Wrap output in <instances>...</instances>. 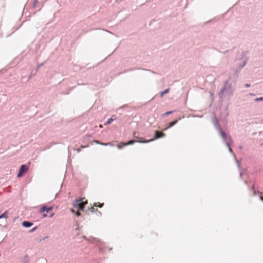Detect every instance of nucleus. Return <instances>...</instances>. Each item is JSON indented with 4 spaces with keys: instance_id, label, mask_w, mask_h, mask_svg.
Returning <instances> with one entry per match:
<instances>
[{
    "instance_id": "nucleus-1",
    "label": "nucleus",
    "mask_w": 263,
    "mask_h": 263,
    "mask_svg": "<svg viewBox=\"0 0 263 263\" xmlns=\"http://www.w3.org/2000/svg\"><path fill=\"white\" fill-rule=\"evenodd\" d=\"M237 80V76L235 77H229L228 80L224 82L223 86L218 92V97L221 99L223 97L224 92H226L229 95H231L234 91L233 87L235 86Z\"/></svg>"
},
{
    "instance_id": "nucleus-2",
    "label": "nucleus",
    "mask_w": 263,
    "mask_h": 263,
    "mask_svg": "<svg viewBox=\"0 0 263 263\" xmlns=\"http://www.w3.org/2000/svg\"><path fill=\"white\" fill-rule=\"evenodd\" d=\"M212 122L214 127L218 132V134L221 139L224 141L226 145L228 147L229 151L230 153H232V149L230 148V145L232 144L231 137L227 135L224 131L221 128L219 124L218 120L215 115H214L212 117Z\"/></svg>"
},
{
    "instance_id": "nucleus-3",
    "label": "nucleus",
    "mask_w": 263,
    "mask_h": 263,
    "mask_svg": "<svg viewBox=\"0 0 263 263\" xmlns=\"http://www.w3.org/2000/svg\"><path fill=\"white\" fill-rule=\"evenodd\" d=\"M83 199V198L78 199L73 203V206L75 208H77L78 210L81 211H84V206L87 203V200H86L85 201H83L82 200Z\"/></svg>"
},
{
    "instance_id": "nucleus-4",
    "label": "nucleus",
    "mask_w": 263,
    "mask_h": 263,
    "mask_svg": "<svg viewBox=\"0 0 263 263\" xmlns=\"http://www.w3.org/2000/svg\"><path fill=\"white\" fill-rule=\"evenodd\" d=\"M165 136V134L162 132H159L158 131H155L154 137L153 138L148 139V141L147 142H153L157 139H158L161 138H163Z\"/></svg>"
},
{
    "instance_id": "nucleus-5",
    "label": "nucleus",
    "mask_w": 263,
    "mask_h": 263,
    "mask_svg": "<svg viewBox=\"0 0 263 263\" xmlns=\"http://www.w3.org/2000/svg\"><path fill=\"white\" fill-rule=\"evenodd\" d=\"M103 205V203H95L93 206H91L90 208H88V210H89L91 212H95L97 211V209H95L94 206H99L101 208Z\"/></svg>"
},
{
    "instance_id": "nucleus-6",
    "label": "nucleus",
    "mask_w": 263,
    "mask_h": 263,
    "mask_svg": "<svg viewBox=\"0 0 263 263\" xmlns=\"http://www.w3.org/2000/svg\"><path fill=\"white\" fill-rule=\"evenodd\" d=\"M28 166L26 164H22L19 168V171L22 172L24 174H26L28 171Z\"/></svg>"
},
{
    "instance_id": "nucleus-7",
    "label": "nucleus",
    "mask_w": 263,
    "mask_h": 263,
    "mask_svg": "<svg viewBox=\"0 0 263 263\" xmlns=\"http://www.w3.org/2000/svg\"><path fill=\"white\" fill-rule=\"evenodd\" d=\"M52 209V206H50V207H47L46 206H43L41 209H40V212H44V211H46V212H48L50 210H51Z\"/></svg>"
},
{
    "instance_id": "nucleus-8",
    "label": "nucleus",
    "mask_w": 263,
    "mask_h": 263,
    "mask_svg": "<svg viewBox=\"0 0 263 263\" xmlns=\"http://www.w3.org/2000/svg\"><path fill=\"white\" fill-rule=\"evenodd\" d=\"M33 225V223L29 221H24L22 223V226L26 228H29Z\"/></svg>"
},
{
    "instance_id": "nucleus-9",
    "label": "nucleus",
    "mask_w": 263,
    "mask_h": 263,
    "mask_svg": "<svg viewBox=\"0 0 263 263\" xmlns=\"http://www.w3.org/2000/svg\"><path fill=\"white\" fill-rule=\"evenodd\" d=\"M113 117H114V116H112V117L109 118L107 120V121L104 123V125H109V124H111L114 120H115L116 119V118H113Z\"/></svg>"
},
{
    "instance_id": "nucleus-10",
    "label": "nucleus",
    "mask_w": 263,
    "mask_h": 263,
    "mask_svg": "<svg viewBox=\"0 0 263 263\" xmlns=\"http://www.w3.org/2000/svg\"><path fill=\"white\" fill-rule=\"evenodd\" d=\"M251 190L253 192V196L257 195V196H258V197H259V198L263 197V196L261 195L260 193L259 192H257V193L256 192V191L255 190L254 187Z\"/></svg>"
},
{
    "instance_id": "nucleus-11",
    "label": "nucleus",
    "mask_w": 263,
    "mask_h": 263,
    "mask_svg": "<svg viewBox=\"0 0 263 263\" xmlns=\"http://www.w3.org/2000/svg\"><path fill=\"white\" fill-rule=\"evenodd\" d=\"M169 91H170V89L169 88H167V89H165L164 90H163L162 91H161L159 93V97H162L164 95L168 93Z\"/></svg>"
},
{
    "instance_id": "nucleus-12",
    "label": "nucleus",
    "mask_w": 263,
    "mask_h": 263,
    "mask_svg": "<svg viewBox=\"0 0 263 263\" xmlns=\"http://www.w3.org/2000/svg\"><path fill=\"white\" fill-rule=\"evenodd\" d=\"M135 143H136L135 140H130L128 141H127V142L124 143L123 146H127V145H132V144H134Z\"/></svg>"
},
{
    "instance_id": "nucleus-13",
    "label": "nucleus",
    "mask_w": 263,
    "mask_h": 263,
    "mask_svg": "<svg viewBox=\"0 0 263 263\" xmlns=\"http://www.w3.org/2000/svg\"><path fill=\"white\" fill-rule=\"evenodd\" d=\"M178 120H175L173 121L170 122L168 124L169 127H173V126L176 125L178 123Z\"/></svg>"
},
{
    "instance_id": "nucleus-14",
    "label": "nucleus",
    "mask_w": 263,
    "mask_h": 263,
    "mask_svg": "<svg viewBox=\"0 0 263 263\" xmlns=\"http://www.w3.org/2000/svg\"><path fill=\"white\" fill-rule=\"evenodd\" d=\"M135 141H136V142L140 143H147L149 142H146V141H148V140H142V139H140L138 140H135Z\"/></svg>"
},
{
    "instance_id": "nucleus-15",
    "label": "nucleus",
    "mask_w": 263,
    "mask_h": 263,
    "mask_svg": "<svg viewBox=\"0 0 263 263\" xmlns=\"http://www.w3.org/2000/svg\"><path fill=\"white\" fill-rule=\"evenodd\" d=\"M247 60H245L243 61V63L242 64H240L239 65V69H241L246 64Z\"/></svg>"
},
{
    "instance_id": "nucleus-16",
    "label": "nucleus",
    "mask_w": 263,
    "mask_h": 263,
    "mask_svg": "<svg viewBox=\"0 0 263 263\" xmlns=\"http://www.w3.org/2000/svg\"><path fill=\"white\" fill-rule=\"evenodd\" d=\"M7 217H8V213H7V212H4V213H3L0 216V219L3 218H4L6 219V218H7Z\"/></svg>"
},
{
    "instance_id": "nucleus-17",
    "label": "nucleus",
    "mask_w": 263,
    "mask_h": 263,
    "mask_svg": "<svg viewBox=\"0 0 263 263\" xmlns=\"http://www.w3.org/2000/svg\"><path fill=\"white\" fill-rule=\"evenodd\" d=\"M176 110H170V111H166L165 112L164 114H163V116H168L169 115H171L172 114H173V112H175Z\"/></svg>"
},
{
    "instance_id": "nucleus-18",
    "label": "nucleus",
    "mask_w": 263,
    "mask_h": 263,
    "mask_svg": "<svg viewBox=\"0 0 263 263\" xmlns=\"http://www.w3.org/2000/svg\"><path fill=\"white\" fill-rule=\"evenodd\" d=\"M235 162H236V165L237 166V167L240 170V163L239 162V161L237 159H235Z\"/></svg>"
},
{
    "instance_id": "nucleus-19",
    "label": "nucleus",
    "mask_w": 263,
    "mask_h": 263,
    "mask_svg": "<svg viewBox=\"0 0 263 263\" xmlns=\"http://www.w3.org/2000/svg\"><path fill=\"white\" fill-rule=\"evenodd\" d=\"M37 4H38V1L34 0L33 4H32V7L35 8Z\"/></svg>"
},
{
    "instance_id": "nucleus-20",
    "label": "nucleus",
    "mask_w": 263,
    "mask_h": 263,
    "mask_svg": "<svg viewBox=\"0 0 263 263\" xmlns=\"http://www.w3.org/2000/svg\"><path fill=\"white\" fill-rule=\"evenodd\" d=\"M123 143H121V144H118L117 146V148L118 149H122L123 147L125 146H123Z\"/></svg>"
},
{
    "instance_id": "nucleus-21",
    "label": "nucleus",
    "mask_w": 263,
    "mask_h": 263,
    "mask_svg": "<svg viewBox=\"0 0 263 263\" xmlns=\"http://www.w3.org/2000/svg\"><path fill=\"white\" fill-rule=\"evenodd\" d=\"M44 63H44V62H43V63H40V64H38V65H37V67H36V69H35V72H36L37 71V69H39L41 66H42L44 65Z\"/></svg>"
},
{
    "instance_id": "nucleus-22",
    "label": "nucleus",
    "mask_w": 263,
    "mask_h": 263,
    "mask_svg": "<svg viewBox=\"0 0 263 263\" xmlns=\"http://www.w3.org/2000/svg\"><path fill=\"white\" fill-rule=\"evenodd\" d=\"M254 101L255 102H259V101H263V97H259L256 98Z\"/></svg>"
},
{
    "instance_id": "nucleus-23",
    "label": "nucleus",
    "mask_w": 263,
    "mask_h": 263,
    "mask_svg": "<svg viewBox=\"0 0 263 263\" xmlns=\"http://www.w3.org/2000/svg\"><path fill=\"white\" fill-rule=\"evenodd\" d=\"M24 175V174L21 172L20 171L18 170V172L17 174V177L18 178H20L21 177H22V176Z\"/></svg>"
},
{
    "instance_id": "nucleus-24",
    "label": "nucleus",
    "mask_w": 263,
    "mask_h": 263,
    "mask_svg": "<svg viewBox=\"0 0 263 263\" xmlns=\"http://www.w3.org/2000/svg\"><path fill=\"white\" fill-rule=\"evenodd\" d=\"M100 145H104V146H107V145H111V143L110 142L108 143H100Z\"/></svg>"
},
{
    "instance_id": "nucleus-25",
    "label": "nucleus",
    "mask_w": 263,
    "mask_h": 263,
    "mask_svg": "<svg viewBox=\"0 0 263 263\" xmlns=\"http://www.w3.org/2000/svg\"><path fill=\"white\" fill-rule=\"evenodd\" d=\"M79 210H78L76 212V215L77 216H80L81 214L80 213V212L79 211Z\"/></svg>"
},
{
    "instance_id": "nucleus-26",
    "label": "nucleus",
    "mask_w": 263,
    "mask_h": 263,
    "mask_svg": "<svg viewBox=\"0 0 263 263\" xmlns=\"http://www.w3.org/2000/svg\"><path fill=\"white\" fill-rule=\"evenodd\" d=\"M217 51L218 52H220V53H224V54H225V53H227V52H228L229 51V50H226L225 51H224V52H222L221 51H219V50H217Z\"/></svg>"
},
{
    "instance_id": "nucleus-27",
    "label": "nucleus",
    "mask_w": 263,
    "mask_h": 263,
    "mask_svg": "<svg viewBox=\"0 0 263 263\" xmlns=\"http://www.w3.org/2000/svg\"><path fill=\"white\" fill-rule=\"evenodd\" d=\"M245 86L246 88L250 87V84H248V83H246V84H245Z\"/></svg>"
},
{
    "instance_id": "nucleus-28",
    "label": "nucleus",
    "mask_w": 263,
    "mask_h": 263,
    "mask_svg": "<svg viewBox=\"0 0 263 263\" xmlns=\"http://www.w3.org/2000/svg\"><path fill=\"white\" fill-rule=\"evenodd\" d=\"M170 128H171V127H169V125H168V126L166 127L165 128L163 129V130H166Z\"/></svg>"
},
{
    "instance_id": "nucleus-29",
    "label": "nucleus",
    "mask_w": 263,
    "mask_h": 263,
    "mask_svg": "<svg viewBox=\"0 0 263 263\" xmlns=\"http://www.w3.org/2000/svg\"><path fill=\"white\" fill-rule=\"evenodd\" d=\"M244 183H245L246 184L248 185V186H249V187H250V185H249V184H248V182H247L246 180H245V181H244Z\"/></svg>"
},
{
    "instance_id": "nucleus-30",
    "label": "nucleus",
    "mask_w": 263,
    "mask_h": 263,
    "mask_svg": "<svg viewBox=\"0 0 263 263\" xmlns=\"http://www.w3.org/2000/svg\"><path fill=\"white\" fill-rule=\"evenodd\" d=\"M70 211H71V213H74V214L76 213L75 211H74L73 209H70Z\"/></svg>"
},
{
    "instance_id": "nucleus-31",
    "label": "nucleus",
    "mask_w": 263,
    "mask_h": 263,
    "mask_svg": "<svg viewBox=\"0 0 263 263\" xmlns=\"http://www.w3.org/2000/svg\"><path fill=\"white\" fill-rule=\"evenodd\" d=\"M93 142H95V143H97V144H100V143H101V142H99V141H97V140H94V141H93Z\"/></svg>"
},
{
    "instance_id": "nucleus-32",
    "label": "nucleus",
    "mask_w": 263,
    "mask_h": 263,
    "mask_svg": "<svg viewBox=\"0 0 263 263\" xmlns=\"http://www.w3.org/2000/svg\"><path fill=\"white\" fill-rule=\"evenodd\" d=\"M125 106V105H124V106H121V107H119V108L118 109V110H120V109H122V108H124Z\"/></svg>"
},
{
    "instance_id": "nucleus-33",
    "label": "nucleus",
    "mask_w": 263,
    "mask_h": 263,
    "mask_svg": "<svg viewBox=\"0 0 263 263\" xmlns=\"http://www.w3.org/2000/svg\"><path fill=\"white\" fill-rule=\"evenodd\" d=\"M184 118V116H182V117H180V118H179L177 120H178V121H179V120H181L182 118Z\"/></svg>"
},
{
    "instance_id": "nucleus-34",
    "label": "nucleus",
    "mask_w": 263,
    "mask_h": 263,
    "mask_svg": "<svg viewBox=\"0 0 263 263\" xmlns=\"http://www.w3.org/2000/svg\"><path fill=\"white\" fill-rule=\"evenodd\" d=\"M240 177L241 178L242 176V172L240 173Z\"/></svg>"
},
{
    "instance_id": "nucleus-35",
    "label": "nucleus",
    "mask_w": 263,
    "mask_h": 263,
    "mask_svg": "<svg viewBox=\"0 0 263 263\" xmlns=\"http://www.w3.org/2000/svg\"><path fill=\"white\" fill-rule=\"evenodd\" d=\"M32 74H33V73L32 72L31 73V75H30L29 77V79H30L31 78V76H32Z\"/></svg>"
},
{
    "instance_id": "nucleus-36",
    "label": "nucleus",
    "mask_w": 263,
    "mask_h": 263,
    "mask_svg": "<svg viewBox=\"0 0 263 263\" xmlns=\"http://www.w3.org/2000/svg\"><path fill=\"white\" fill-rule=\"evenodd\" d=\"M249 95H250V96H255V95H254V94L252 93H249Z\"/></svg>"
},
{
    "instance_id": "nucleus-37",
    "label": "nucleus",
    "mask_w": 263,
    "mask_h": 263,
    "mask_svg": "<svg viewBox=\"0 0 263 263\" xmlns=\"http://www.w3.org/2000/svg\"><path fill=\"white\" fill-rule=\"evenodd\" d=\"M57 196H58V193H56V194H55V197H55V198H57Z\"/></svg>"
},
{
    "instance_id": "nucleus-38",
    "label": "nucleus",
    "mask_w": 263,
    "mask_h": 263,
    "mask_svg": "<svg viewBox=\"0 0 263 263\" xmlns=\"http://www.w3.org/2000/svg\"><path fill=\"white\" fill-rule=\"evenodd\" d=\"M35 228H33V229H32L31 231H32H32H34V230H35Z\"/></svg>"
},
{
    "instance_id": "nucleus-39",
    "label": "nucleus",
    "mask_w": 263,
    "mask_h": 263,
    "mask_svg": "<svg viewBox=\"0 0 263 263\" xmlns=\"http://www.w3.org/2000/svg\"><path fill=\"white\" fill-rule=\"evenodd\" d=\"M87 137H90V135H87Z\"/></svg>"
},
{
    "instance_id": "nucleus-40",
    "label": "nucleus",
    "mask_w": 263,
    "mask_h": 263,
    "mask_svg": "<svg viewBox=\"0 0 263 263\" xmlns=\"http://www.w3.org/2000/svg\"><path fill=\"white\" fill-rule=\"evenodd\" d=\"M261 199L263 201V198H261Z\"/></svg>"
}]
</instances>
